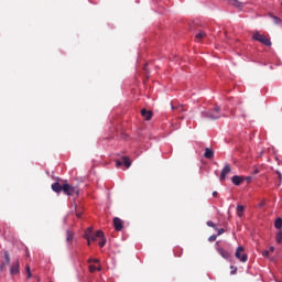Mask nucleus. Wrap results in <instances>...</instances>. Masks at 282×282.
Listing matches in <instances>:
<instances>
[{
	"mask_svg": "<svg viewBox=\"0 0 282 282\" xmlns=\"http://www.w3.org/2000/svg\"><path fill=\"white\" fill-rule=\"evenodd\" d=\"M63 193L64 195H68L74 197V195L78 196L80 195V189L77 186H73L69 183L63 184Z\"/></svg>",
	"mask_w": 282,
	"mask_h": 282,
	"instance_id": "1",
	"label": "nucleus"
},
{
	"mask_svg": "<svg viewBox=\"0 0 282 282\" xmlns=\"http://www.w3.org/2000/svg\"><path fill=\"white\" fill-rule=\"evenodd\" d=\"M202 118H206L207 120H219V118H221V116L219 115V107H215L213 111H203Z\"/></svg>",
	"mask_w": 282,
	"mask_h": 282,
	"instance_id": "2",
	"label": "nucleus"
},
{
	"mask_svg": "<svg viewBox=\"0 0 282 282\" xmlns=\"http://www.w3.org/2000/svg\"><path fill=\"white\" fill-rule=\"evenodd\" d=\"M253 41H258L259 43H262V45H267V47H270L272 45V42L268 36L261 35L260 33H254L252 36Z\"/></svg>",
	"mask_w": 282,
	"mask_h": 282,
	"instance_id": "3",
	"label": "nucleus"
},
{
	"mask_svg": "<svg viewBox=\"0 0 282 282\" xmlns=\"http://www.w3.org/2000/svg\"><path fill=\"white\" fill-rule=\"evenodd\" d=\"M246 251V249L243 247H238L236 250V259H239V261H241L242 263H246V261H248V254L243 253Z\"/></svg>",
	"mask_w": 282,
	"mask_h": 282,
	"instance_id": "4",
	"label": "nucleus"
},
{
	"mask_svg": "<svg viewBox=\"0 0 282 282\" xmlns=\"http://www.w3.org/2000/svg\"><path fill=\"white\" fill-rule=\"evenodd\" d=\"M231 171H232V167H230L229 164H226L220 173V177H219L220 182H224Z\"/></svg>",
	"mask_w": 282,
	"mask_h": 282,
	"instance_id": "5",
	"label": "nucleus"
},
{
	"mask_svg": "<svg viewBox=\"0 0 282 282\" xmlns=\"http://www.w3.org/2000/svg\"><path fill=\"white\" fill-rule=\"evenodd\" d=\"M113 226H115V230H117L118 232H120V230H122V228H124L122 219H120L118 217L113 218Z\"/></svg>",
	"mask_w": 282,
	"mask_h": 282,
	"instance_id": "6",
	"label": "nucleus"
},
{
	"mask_svg": "<svg viewBox=\"0 0 282 282\" xmlns=\"http://www.w3.org/2000/svg\"><path fill=\"white\" fill-rule=\"evenodd\" d=\"M231 182L235 186H241V182H246V176L235 175L231 177Z\"/></svg>",
	"mask_w": 282,
	"mask_h": 282,
	"instance_id": "7",
	"label": "nucleus"
},
{
	"mask_svg": "<svg viewBox=\"0 0 282 282\" xmlns=\"http://www.w3.org/2000/svg\"><path fill=\"white\" fill-rule=\"evenodd\" d=\"M172 111H175V113H182L184 111H187V108L184 105H173L172 104Z\"/></svg>",
	"mask_w": 282,
	"mask_h": 282,
	"instance_id": "8",
	"label": "nucleus"
},
{
	"mask_svg": "<svg viewBox=\"0 0 282 282\" xmlns=\"http://www.w3.org/2000/svg\"><path fill=\"white\" fill-rule=\"evenodd\" d=\"M102 237H105V232H102V230H97L96 234L90 236V240L98 241V239H102Z\"/></svg>",
	"mask_w": 282,
	"mask_h": 282,
	"instance_id": "9",
	"label": "nucleus"
},
{
	"mask_svg": "<svg viewBox=\"0 0 282 282\" xmlns=\"http://www.w3.org/2000/svg\"><path fill=\"white\" fill-rule=\"evenodd\" d=\"M141 116H143L145 120H151V118H153V112L143 108L141 110Z\"/></svg>",
	"mask_w": 282,
	"mask_h": 282,
	"instance_id": "10",
	"label": "nucleus"
},
{
	"mask_svg": "<svg viewBox=\"0 0 282 282\" xmlns=\"http://www.w3.org/2000/svg\"><path fill=\"white\" fill-rule=\"evenodd\" d=\"M204 158H206L207 160H213V158H215V152L210 148H206Z\"/></svg>",
	"mask_w": 282,
	"mask_h": 282,
	"instance_id": "11",
	"label": "nucleus"
},
{
	"mask_svg": "<svg viewBox=\"0 0 282 282\" xmlns=\"http://www.w3.org/2000/svg\"><path fill=\"white\" fill-rule=\"evenodd\" d=\"M20 270H19V261H17L15 263L12 264L11 269H10V274H12L13 276L19 274Z\"/></svg>",
	"mask_w": 282,
	"mask_h": 282,
	"instance_id": "12",
	"label": "nucleus"
},
{
	"mask_svg": "<svg viewBox=\"0 0 282 282\" xmlns=\"http://www.w3.org/2000/svg\"><path fill=\"white\" fill-rule=\"evenodd\" d=\"M52 191H54V193H61L63 191V185H61L58 182H55L52 184Z\"/></svg>",
	"mask_w": 282,
	"mask_h": 282,
	"instance_id": "13",
	"label": "nucleus"
},
{
	"mask_svg": "<svg viewBox=\"0 0 282 282\" xmlns=\"http://www.w3.org/2000/svg\"><path fill=\"white\" fill-rule=\"evenodd\" d=\"M218 253L223 259H230V252L226 251L224 248H218Z\"/></svg>",
	"mask_w": 282,
	"mask_h": 282,
	"instance_id": "14",
	"label": "nucleus"
},
{
	"mask_svg": "<svg viewBox=\"0 0 282 282\" xmlns=\"http://www.w3.org/2000/svg\"><path fill=\"white\" fill-rule=\"evenodd\" d=\"M94 235V227H88L84 234V239H91Z\"/></svg>",
	"mask_w": 282,
	"mask_h": 282,
	"instance_id": "15",
	"label": "nucleus"
},
{
	"mask_svg": "<svg viewBox=\"0 0 282 282\" xmlns=\"http://www.w3.org/2000/svg\"><path fill=\"white\" fill-rule=\"evenodd\" d=\"M245 4L243 0H231V6H235V8H243Z\"/></svg>",
	"mask_w": 282,
	"mask_h": 282,
	"instance_id": "16",
	"label": "nucleus"
},
{
	"mask_svg": "<svg viewBox=\"0 0 282 282\" xmlns=\"http://www.w3.org/2000/svg\"><path fill=\"white\" fill-rule=\"evenodd\" d=\"M66 241L68 243H72V241H74V232H72V230L66 231Z\"/></svg>",
	"mask_w": 282,
	"mask_h": 282,
	"instance_id": "17",
	"label": "nucleus"
},
{
	"mask_svg": "<svg viewBox=\"0 0 282 282\" xmlns=\"http://www.w3.org/2000/svg\"><path fill=\"white\" fill-rule=\"evenodd\" d=\"M122 162L126 169H129L131 166V160L128 156H122Z\"/></svg>",
	"mask_w": 282,
	"mask_h": 282,
	"instance_id": "18",
	"label": "nucleus"
},
{
	"mask_svg": "<svg viewBox=\"0 0 282 282\" xmlns=\"http://www.w3.org/2000/svg\"><path fill=\"white\" fill-rule=\"evenodd\" d=\"M243 210H245L243 205H238L237 206V215H238V217H243Z\"/></svg>",
	"mask_w": 282,
	"mask_h": 282,
	"instance_id": "19",
	"label": "nucleus"
},
{
	"mask_svg": "<svg viewBox=\"0 0 282 282\" xmlns=\"http://www.w3.org/2000/svg\"><path fill=\"white\" fill-rule=\"evenodd\" d=\"M274 227L278 229V230H281L282 228V219L281 218H276L275 221H274Z\"/></svg>",
	"mask_w": 282,
	"mask_h": 282,
	"instance_id": "20",
	"label": "nucleus"
},
{
	"mask_svg": "<svg viewBox=\"0 0 282 282\" xmlns=\"http://www.w3.org/2000/svg\"><path fill=\"white\" fill-rule=\"evenodd\" d=\"M204 36H206V33L204 31H200L198 34H196L197 41H202V39H204Z\"/></svg>",
	"mask_w": 282,
	"mask_h": 282,
	"instance_id": "21",
	"label": "nucleus"
},
{
	"mask_svg": "<svg viewBox=\"0 0 282 282\" xmlns=\"http://www.w3.org/2000/svg\"><path fill=\"white\" fill-rule=\"evenodd\" d=\"M276 243H282V231L276 232Z\"/></svg>",
	"mask_w": 282,
	"mask_h": 282,
	"instance_id": "22",
	"label": "nucleus"
},
{
	"mask_svg": "<svg viewBox=\"0 0 282 282\" xmlns=\"http://www.w3.org/2000/svg\"><path fill=\"white\" fill-rule=\"evenodd\" d=\"M4 261L7 265H10V253L8 251L4 252Z\"/></svg>",
	"mask_w": 282,
	"mask_h": 282,
	"instance_id": "23",
	"label": "nucleus"
},
{
	"mask_svg": "<svg viewBox=\"0 0 282 282\" xmlns=\"http://www.w3.org/2000/svg\"><path fill=\"white\" fill-rule=\"evenodd\" d=\"M106 243H107V239L105 238V236H102L101 241L99 242V247L105 248Z\"/></svg>",
	"mask_w": 282,
	"mask_h": 282,
	"instance_id": "24",
	"label": "nucleus"
},
{
	"mask_svg": "<svg viewBox=\"0 0 282 282\" xmlns=\"http://www.w3.org/2000/svg\"><path fill=\"white\" fill-rule=\"evenodd\" d=\"M207 226L209 227V228H214L215 230H217V225H215V223H213V221H207Z\"/></svg>",
	"mask_w": 282,
	"mask_h": 282,
	"instance_id": "25",
	"label": "nucleus"
},
{
	"mask_svg": "<svg viewBox=\"0 0 282 282\" xmlns=\"http://www.w3.org/2000/svg\"><path fill=\"white\" fill-rule=\"evenodd\" d=\"M26 274H28V279H32V271H30V265H26Z\"/></svg>",
	"mask_w": 282,
	"mask_h": 282,
	"instance_id": "26",
	"label": "nucleus"
},
{
	"mask_svg": "<svg viewBox=\"0 0 282 282\" xmlns=\"http://www.w3.org/2000/svg\"><path fill=\"white\" fill-rule=\"evenodd\" d=\"M96 270H100V269L96 268V265L94 264L89 265V272H96Z\"/></svg>",
	"mask_w": 282,
	"mask_h": 282,
	"instance_id": "27",
	"label": "nucleus"
},
{
	"mask_svg": "<svg viewBox=\"0 0 282 282\" xmlns=\"http://www.w3.org/2000/svg\"><path fill=\"white\" fill-rule=\"evenodd\" d=\"M208 241L213 242V241H217V235H213L208 238Z\"/></svg>",
	"mask_w": 282,
	"mask_h": 282,
	"instance_id": "28",
	"label": "nucleus"
},
{
	"mask_svg": "<svg viewBox=\"0 0 282 282\" xmlns=\"http://www.w3.org/2000/svg\"><path fill=\"white\" fill-rule=\"evenodd\" d=\"M217 230V236L219 237L220 235H224V232H226V230L224 229V228H221V229H216Z\"/></svg>",
	"mask_w": 282,
	"mask_h": 282,
	"instance_id": "29",
	"label": "nucleus"
},
{
	"mask_svg": "<svg viewBox=\"0 0 282 282\" xmlns=\"http://www.w3.org/2000/svg\"><path fill=\"white\" fill-rule=\"evenodd\" d=\"M245 181L247 182V184H250L252 182V176H246Z\"/></svg>",
	"mask_w": 282,
	"mask_h": 282,
	"instance_id": "30",
	"label": "nucleus"
},
{
	"mask_svg": "<svg viewBox=\"0 0 282 282\" xmlns=\"http://www.w3.org/2000/svg\"><path fill=\"white\" fill-rule=\"evenodd\" d=\"M231 271L230 274H237V268L236 267H230Z\"/></svg>",
	"mask_w": 282,
	"mask_h": 282,
	"instance_id": "31",
	"label": "nucleus"
},
{
	"mask_svg": "<svg viewBox=\"0 0 282 282\" xmlns=\"http://www.w3.org/2000/svg\"><path fill=\"white\" fill-rule=\"evenodd\" d=\"M273 20L276 25H279V23H281V19H279L278 17H273Z\"/></svg>",
	"mask_w": 282,
	"mask_h": 282,
	"instance_id": "32",
	"label": "nucleus"
},
{
	"mask_svg": "<svg viewBox=\"0 0 282 282\" xmlns=\"http://www.w3.org/2000/svg\"><path fill=\"white\" fill-rule=\"evenodd\" d=\"M275 173H276V175H278V177H279V180H280V184H281V182H282V174H281L280 171H276Z\"/></svg>",
	"mask_w": 282,
	"mask_h": 282,
	"instance_id": "33",
	"label": "nucleus"
},
{
	"mask_svg": "<svg viewBox=\"0 0 282 282\" xmlns=\"http://www.w3.org/2000/svg\"><path fill=\"white\" fill-rule=\"evenodd\" d=\"M98 261H99L98 259H91V258H90V259L88 260V263H98Z\"/></svg>",
	"mask_w": 282,
	"mask_h": 282,
	"instance_id": "34",
	"label": "nucleus"
},
{
	"mask_svg": "<svg viewBox=\"0 0 282 282\" xmlns=\"http://www.w3.org/2000/svg\"><path fill=\"white\" fill-rule=\"evenodd\" d=\"M262 256H263V257H270V251H268V250L263 251V252H262Z\"/></svg>",
	"mask_w": 282,
	"mask_h": 282,
	"instance_id": "35",
	"label": "nucleus"
},
{
	"mask_svg": "<svg viewBox=\"0 0 282 282\" xmlns=\"http://www.w3.org/2000/svg\"><path fill=\"white\" fill-rule=\"evenodd\" d=\"M116 166H117V167L122 166V162H121V161H117V162H116Z\"/></svg>",
	"mask_w": 282,
	"mask_h": 282,
	"instance_id": "36",
	"label": "nucleus"
},
{
	"mask_svg": "<svg viewBox=\"0 0 282 282\" xmlns=\"http://www.w3.org/2000/svg\"><path fill=\"white\" fill-rule=\"evenodd\" d=\"M259 169L253 170L252 175H258Z\"/></svg>",
	"mask_w": 282,
	"mask_h": 282,
	"instance_id": "37",
	"label": "nucleus"
},
{
	"mask_svg": "<svg viewBox=\"0 0 282 282\" xmlns=\"http://www.w3.org/2000/svg\"><path fill=\"white\" fill-rule=\"evenodd\" d=\"M82 215H83V213L76 212V217L80 218Z\"/></svg>",
	"mask_w": 282,
	"mask_h": 282,
	"instance_id": "38",
	"label": "nucleus"
},
{
	"mask_svg": "<svg viewBox=\"0 0 282 282\" xmlns=\"http://www.w3.org/2000/svg\"><path fill=\"white\" fill-rule=\"evenodd\" d=\"M217 195H219V193L213 192V197H217Z\"/></svg>",
	"mask_w": 282,
	"mask_h": 282,
	"instance_id": "39",
	"label": "nucleus"
},
{
	"mask_svg": "<svg viewBox=\"0 0 282 282\" xmlns=\"http://www.w3.org/2000/svg\"><path fill=\"white\" fill-rule=\"evenodd\" d=\"M86 240H87L88 246H91V239H86Z\"/></svg>",
	"mask_w": 282,
	"mask_h": 282,
	"instance_id": "40",
	"label": "nucleus"
},
{
	"mask_svg": "<svg viewBox=\"0 0 282 282\" xmlns=\"http://www.w3.org/2000/svg\"><path fill=\"white\" fill-rule=\"evenodd\" d=\"M270 252H274V247H270Z\"/></svg>",
	"mask_w": 282,
	"mask_h": 282,
	"instance_id": "41",
	"label": "nucleus"
},
{
	"mask_svg": "<svg viewBox=\"0 0 282 282\" xmlns=\"http://www.w3.org/2000/svg\"><path fill=\"white\" fill-rule=\"evenodd\" d=\"M260 206H263V203H261Z\"/></svg>",
	"mask_w": 282,
	"mask_h": 282,
	"instance_id": "42",
	"label": "nucleus"
}]
</instances>
